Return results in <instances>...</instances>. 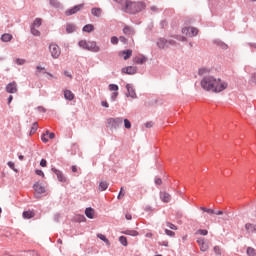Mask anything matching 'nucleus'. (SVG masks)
I'll return each instance as SVG.
<instances>
[{
  "instance_id": "13",
  "label": "nucleus",
  "mask_w": 256,
  "mask_h": 256,
  "mask_svg": "<svg viewBox=\"0 0 256 256\" xmlns=\"http://www.w3.org/2000/svg\"><path fill=\"white\" fill-rule=\"evenodd\" d=\"M121 57H123L124 61L129 60V58L132 56V50H124L119 53Z\"/></svg>"
},
{
  "instance_id": "42",
  "label": "nucleus",
  "mask_w": 256,
  "mask_h": 256,
  "mask_svg": "<svg viewBox=\"0 0 256 256\" xmlns=\"http://www.w3.org/2000/svg\"><path fill=\"white\" fill-rule=\"evenodd\" d=\"M125 129H131V122L128 119H124Z\"/></svg>"
},
{
  "instance_id": "43",
  "label": "nucleus",
  "mask_w": 256,
  "mask_h": 256,
  "mask_svg": "<svg viewBox=\"0 0 256 256\" xmlns=\"http://www.w3.org/2000/svg\"><path fill=\"white\" fill-rule=\"evenodd\" d=\"M167 227L174 231L178 230L177 226H175L174 224H172L170 222L167 223Z\"/></svg>"
},
{
  "instance_id": "53",
  "label": "nucleus",
  "mask_w": 256,
  "mask_h": 256,
  "mask_svg": "<svg viewBox=\"0 0 256 256\" xmlns=\"http://www.w3.org/2000/svg\"><path fill=\"white\" fill-rule=\"evenodd\" d=\"M246 229L247 231H252L253 230V225L252 224H246Z\"/></svg>"
},
{
  "instance_id": "59",
  "label": "nucleus",
  "mask_w": 256,
  "mask_h": 256,
  "mask_svg": "<svg viewBox=\"0 0 256 256\" xmlns=\"http://www.w3.org/2000/svg\"><path fill=\"white\" fill-rule=\"evenodd\" d=\"M155 184L156 185H162V180L161 179H156Z\"/></svg>"
},
{
  "instance_id": "19",
  "label": "nucleus",
  "mask_w": 256,
  "mask_h": 256,
  "mask_svg": "<svg viewBox=\"0 0 256 256\" xmlns=\"http://www.w3.org/2000/svg\"><path fill=\"white\" fill-rule=\"evenodd\" d=\"M85 214L89 219H94L95 211L93 208H87Z\"/></svg>"
},
{
  "instance_id": "57",
  "label": "nucleus",
  "mask_w": 256,
  "mask_h": 256,
  "mask_svg": "<svg viewBox=\"0 0 256 256\" xmlns=\"http://www.w3.org/2000/svg\"><path fill=\"white\" fill-rule=\"evenodd\" d=\"M125 219L126 220H128V221H130L131 219H132V216H131V214H125Z\"/></svg>"
},
{
  "instance_id": "63",
  "label": "nucleus",
  "mask_w": 256,
  "mask_h": 256,
  "mask_svg": "<svg viewBox=\"0 0 256 256\" xmlns=\"http://www.w3.org/2000/svg\"><path fill=\"white\" fill-rule=\"evenodd\" d=\"M151 11H152V12H157V11H158V8H157L156 6H152V7H151Z\"/></svg>"
},
{
  "instance_id": "26",
  "label": "nucleus",
  "mask_w": 256,
  "mask_h": 256,
  "mask_svg": "<svg viewBox=\"0 0 256 256\" xmlns=\"http://www.w3.org/2000/svg\"><path fill=\"white\" fill-rule=\"evenodd\" d=\"M200 210H202L204 213H207L208 215H215V211L212 208L200 207Z\"/></svg>"
},
{
  "instance_id": "27",
  "label": "nucleus",
  "mask_w": 256,
  "mask_h": 256,
  "mask_svg": "<svg viewBox=\"0 0 256 256\" xmlns=\"http://www.w3.org/2000/svg\"><path fill=\"white\" fill-rule=\"evenodd\" d=\"M78 45L83 50H87L88 49V42L86 40L79 41Z\"/></svg>"
},
{
  "instance_id": "60",
  "label": "nucleus",
  "mask_w": 256,
  "mask_h": 256,
  "mask_svg": "<svg viewBox=\"0 0 256 256\" xmlns=\"http://www.w3.org/2000/svg\"><path fill=\"white\" fill-rule=\"evenodd\" d=\"M214 215H224V212L222 210L216 211Z\"/></svg>"
},
{
  "instance_id": "46",
  "label": "nucleus",
  "mask_w": 256,
  "mask_h": 256,
  "mask_svg": "<svg viewBox=\"0 0 256 256\" xmlns=\"http://www.w3.org/2000/svg\"><path fill=\"white\" fill-rule=\"evenodd\" d=\"M64 75H65V77L69 78L70 80H72V79H73V75H72V73H71V72L64 71Z\"/></svg>"
},
{
  "instance_id": "40",
  "label": "nucleus",
  "mask_w": 256,
  "mask_h": 256,
  "mask_svg": "<svg viewBox=\"0 0 256 256\" xmlns=\"http://www.w3.org/2000/svg\"><path fill=\"white\" fill-rule=\"evenodd\" d=\"M109 89H110V91H115V92H117L118 89H119V87H118V85H116V84H109Z\"/></svg>"
},
{
  "instance_id": "51",
  "label": "nucleus",
  "mask_w": 256,
  "mask_h": 256,
  "mask_svg": "<svg viewBox=\"0 0 256 256\" xmlns=\"http://www.w3.org/2000/svg\"><path fill=\"white\" fill-rule=\"evenodd\" d=\"M118 97V92H114L112 95H111V99L112 101H115Z\"/></svg>"
},
{
  "instance_id": "7",
  "label": "nucleus",
  "mask_w": 256,
  "mask_h": 256,
  "mask_svg": "<svg viewBox=\"0 0 256 256\" xmlns=\"http://www.w3.org/2000/svg\"><path fill=\"white\" fill-rule=\"evenodd\" d=\"M197 243L199 245L200 251L203 253L207 252L210 248L209 244L205 242L204 238H198Z\"/></svg>"
},
{
  "instance_id": "31",
  "label": "nucleus",
  "mask_w": 256,
  "mask_h": 256,
  "mask_svg": "<svg viewBox=\"0 0 256 256\" xmlns=\"http://www.w3.org/2000/svg\"><path fill=\"white\" fill-rule=\"evenodd\" d=\"M199 33L198 29L195 27H190V37L197 36Z\"/></svg>"
},
{
  "instance_id": "56",
  "label": "nucleus",
  "mask_w": 256,
  "mask_h": 256,
  "mask_svg": "<svg viewBox=\"0 0 256 256\" xmlns=\"http://www.w3.org/2000/svg\"><path fill=\"white\" fill-rule=\"evenodd\" d=\"M36 70H37L38 72L45 71V67L37 66Z\"/></svg>"
},
{
  "instance_id": "44",
  "label": "nucleus",
  "mask_w": 256,
  "mask_h": 256,
  "mask_svg": "<svg viewBox=\"0 0 256 256\" xmlns=\"http://www.w3.org/2000/svg\"><path fill=\"white\" fill-rule=\"evenodd\" d=\"M165 233H166V235H168L170 237H173L175 235V233L172 230H169V229H165Z\"/></svg>"
},
{
  "instance_id": "15",
  "label": "nucleus",
  "mask_w": 256,
  "mask_h": 256,
  "mask_svg": "<svg viewBox=\"0 0 256 256\" xmlns=\"http://www.w3.org/2000/svg\"><path fill=\"white\" fill-rule=\"evenodd\" d=\"M126 89L128 90V96L135 99L136 98V92L135 89L131 86V84H126Z\"/></svg>"
},
{
  "instance_id": "45",
  "label": "nucleus",
  "mask_w": 256,
  "mask_h": 256,
  "mask_svg": "<svg viewBox=\"0 0 256 256\" xmlns=\"http://www.w3.org/2000/svg\"><path fill=\"white\" fill-rule=\"evenodd\" d=\"M214 252H215L217 255H221V248H220V246H214Z\"/></svg>"
},
{
  "instance_id": "2",
  "label": "nucleus",
  "mask_w": 256,
  "mask_h": 256,
  "mask_svg": "<svg viewBox=\"0 0 256 256\" xmlns=\"http://www.w3.org/2000/svg\"><path fill=\"white\" fill-rule=\"evenodd\" d=\"M146 9V3L143 1H129L125 0V12L126 13H140Z\"/></svg>"
},
{
  "instance_id": "12",
  "label": "nucleus",
  "mask_w": 256,
  "mask_h": 256,
  "mask_svg": "<svg viewBox=\"0 0 256 256\" xmlns=\"http://www.w3.org/2000/svg\"><path fill=\"white\" fill-rule=\"evenodd\" d=\"M160 198L163 203H169L171 200V195L168 192L164 191L160 193Z\"/></svg>"
},
{
  "instance_id": "48",
  "label": "nucleus",
  "mask_w": 256,
  "mask_h": 256,
  "mask_svg": "<svg viewBox=\"0 0 256 256\" xmlns=\"http://www.w3.org/2000/svg\"><path fill=\"white\" fill-rule=\"evenodd\" d=\"M36 175L41 176L42 178H45V174L42 170H35Z\"/></svg>"
},
{
  "instance_id": "64",
  "label": "nucleus",
  "mask_w": 256,
  "mask_h": 256,
  "mask_svg": "<svg viewBox=\"0 0 256 256\" xmlns=\"http://www.w3.org/2000/svg\"><path fill=\"white\" fill-rule=\"evenodd\" d=\"M71 170H72L73 173H76L77 172V167L76 166H72Z\"/></svg>"
},
{
  "instance_id": "30",
  "label": "nucleus",
  "mask_w": 256,
  "mask_h": 256,
  "mask_svg": "<svg viewBox=\"0 0 256 256\" xmlns=\"http://www.w3.org/2000/svg\"><path fill=\"white\" fill-rule=\"evenodd\" d=\"M247 255L248 256H256V250L253 247L247 248Z\"/></svg>"
},
{
  "instance_id": "29",
  "label": "nucleus",
  "mask_w": 256,
  "mask_h": 256,
  "mask_svg": "<svg viewBox=\"0 0 256 256\" xmlns=\"http://www.w3.org/2000/svg\"><path fill=\"white\" fill-rule=\"evenodd\" d=\"M75 30H76V27H75L74 25H72V24H68V25L66 26V32H67V33H74Z\"/></svg>"
},
{
  "instance_id": "38",
  "label": "nucleus",
  "mask_w": 256,
  "mask_h": 256,
  "mask_svg": "<svg viewBox=\"0 0 256 256\" xmlns=\"http://www.w3.org/2000/svg\"><path fill=\"white\" fill-rule=\"evenodd\" d=\"M190 31H191V27H184L182 29V33L188 37H190Z\"/></svg>"
},
{
  "instance_id": "6",
  "label": "nucleus",
  "mask_w": 256,
  "mask_h": 256,
  "mask_svg": "<svg viewBox=\"0 0 256 256\" xmlns=\"http://www.w3.org/2000/svg\"><path fill=\"white\" fill-rule=\"evenodd\" d=\"M109 125H111L114 129L119 128L123 124V118H110L108 119Z\"/></svg>"
},
{
  "instance_id": "50",
  "label": "nucleus",
  "mask_w": 256,
  "mask_h": 256,
  "mask_svg": "<svg viewBox=\"0 0 256 256\" xmlns=\"http://www.w3.org/2000/svg\"><path fill=\"white\" fill-rule=\"evenodd\" d=\"M50 4L54 7H58L59 3L57 2V0H50Z\"/></svg>"
},
{
  "instance_id": "16",
  "label": "nucleus",
  "mask_w": 256,
  "mask_h": 256,
  "mask_svg": "<svg viewBox=\"0 0 256 256\" xmlns=\"http://www.w3.org/2000/svg\"><path fill=\"white\" fill-rule=\"evenodd\" d=\"M135 64H143L146 63L147 61V57L146 56H136L133 59Z\"/></svg>"
},
{
  "instance_id": "22",
  "label": "nucleus",
  "mask_w": 256,
  "mask_h": 256,
  "mask_svg": "<svg viewBox=\"0 0 256 256\" xmlns=\"http://www.w3.org/2000/svg\"><path fill=\"white\" fill-rule=\"evenodd\" d=\"M12 38H13L12 35L6 33V34L2 35L1 40L4 43H9L12 40Z\"/></svg>"
},
{
  "instance_id": "1",
  "label": "nucleus",
  "mask_w": 256,
  "mask_h": 256,
  "mask_svg": "<svg viewBox=\"0 0 256 256\" xmlns=\"http://www.w3.org/2000/svg\"><path fill=\"white\" fill-rule=\"evenodd\" d=\"M200 87L206 91L220 93L227 89L228 84L220 78H215L214 76H205L202 81H200Z\"/></svg>"
},
{
  "instance_id": "36",
  "label": "nucleus",
  "mask_w": 256,
  "mask_h": 256,
  "mask_svg": "<svg viewBox=\"0 0 256 256\" xmlns=\"http://www.w3.org/2000/svg\"><path fill=\"white\" fill-rule=\"evenodd\" d=\"M37 129H39V125L37 124V122H34L32 129L30 130V135L35 134V132L37 131Z\"/></svg>"
},
{
  "instance_id": "11",
  "label": "nucleus",
  "mask_w": 256,
  "mask_h": 256,
  "mask_svg": "<svg viewBox=\"0 0 256 256\" xmlns=\"http://www.w3.org/2000/svg\"><path fill=\"white\" fill-rule=\"evenodd\" d=\"M122 73L128 74V75H134L137 73V68L134 66H128L122 68Z\"/></svg>"
},
{
  "instance_id": "18",
  "label": "nucleus",
  "mask_w": 256,
  "mask_h": 256,
  "mask_svg": "<svg viewBox=\"0 0 256 256\" xmlns=\"http://www.w3.org/2000/svg\"><path fill=\"white\" fill-rule=\"evenodd\" d=\"M82 31L84 33H92L94 31V25L88 24L86 26H83Z\"/></svg>"
},
{
  "instance_id": "41",
  "label": "nucleus",
  "mask_w": 256,
  "mask_h": 256,
  "mask_svg": "<svg viewBox=\"0 0 256 256\" xmlns=\"http://www.w3.org/2000/svg\"><path fill=\"white\" fill-rule=\"evenodd\" d=\"M16 64L19 65V66H22L25 64L26 60L25 59H21V58H17L15 60Z\"/></svg>"
},
{
  "instance_id": "25",
  "label": "nucleus",
  "mask_w": 256,
  "mask_h": 256,
  "mask_svg": "<svg viewBox=\"0 0 256 256\" xmlns=\"http://www.w3.org/2000/svg\"><path fill=\"white\" fill-rule=\"evenodd\" d=\"M108 186L109 185H108V183L106 181H101L100 184H99V190L101 192L106 191Z\"/></svg>"
},
{
  "instance_id": "39",
  "label": "nucleus",
  "mask_w": 256,
  "mask_h": 256,
  "mask_svg": "<svg viewBox=\"0 0 256 256\" xmlns=\"http://www.w3.org/2000/svg\"><path fill=\"white\" fill-rule=\"evenodd\" d=\"M8 167L17 173V169H15V163L13 161H8Z\"/></svg>"
},
{
  "instance_id": "5",
  "label": "nucleus",
  "mask_w": 256,
  "mask_h": 256,
  "mask_svg": "<svg viewBox=\"0 0 256 256\" xmlns=\"http://www.w3.org/2000/svg\"><path fill=\"white\" fill-rule=\"evenodd\" d=\"M35 191V198L40 199L42 194L46 193V189L44 186L40 184V182H36L33 186Z\"/></svg>"
},
{
  "instance_id": "37",
  "label": "nucleus",
  "mask_w": 256,
  "mask_h": 256,
  "mask_svg": "<svg viewBox=\"0 0 256 256\" xmlns=\"http://www.w3.org/2000/svg\"><path fill=\"white\" fill-rule=\"evenodd\" d=\"M119 242H120L123 246H128L127 238L124 237V236H121V237L119 238Z\"/></svg>"
},
{
  "instance_id": "33",
  "label": "nucleus",
  "mask_w": 256,
  "mask_h": 256,
  "mask_svg": "<svg viewBox=\"0 0 256 256\" xmlns=\"http://www.w3.org/2000/svg\"><path fill=\"white\" fill-rule=\"evenodd\" d=\"M42 25V19L41 18H36L34 20L33 26L32 27H40Z\"/></svg>"
},
{
  "instance_id": "10",
  "label": "nucleus",
  "mask_w": 256,
  "mask_h": 256,
  "mask_svg": "<svg viewBox=\"0 0 256 256\" xmlns=\"http://www.w3.org/2000/svg\"><path fill=\"white\" fill-rule=\"evenodd\" d=\"M87 51L99 52L100 51V47L97 45V43L95 41H89L88 42Z\"/></svg>"
},
{
  "instance_id": "21",
  "label": "nucleus",
  "mask_w": 256,
  "mask_h": 256,
  "mask_svg": "<svg viewBox=\"0 0 256 256\" xmlns=\"http://www.w3.org/2000/svg\"><path fill=\"white\" fill-rule=\"evenodd\" d=\"M123 33L128 36H132L135 32L132 30L130 26H124Z\"/></svg>"
},
{
  "instance_id": "14",
  "label": "nucleus",
  "mask_w": 256,
  "mask_h": 256,
  "mask_svg": "<svg viewBox=\"0 0 256 256\" xmlns=\"http://www.w3.org/2000/svg\"><path fill=\"white\" fill-rule=\"evenodd\" d=\"M51 171L57 175V178L60 182H65L66 179L63 175V173L60 170H57L55 168H52Z\"/></svg>"
},
{
  "instance_id": "35",
  "label": "nucleus",
  "mask_w": 256,
  "mask_h": 256,
  "mask_svg": "<svg viewBox=\"0 0 256 256\" xmlns=\"http://www.w3.org/2000/svg\"><path fill=\"white\" fill-rule=\"evenodd\" d=\"M208 230H206V229H198L197 231H196V234L197 235H202V236H206V235H208Z\"/></svg>"
},
{
  "instance_id": "3",
  "label": "nucleus",
  "mask_w": 256,
  "mask_h": 256,
  "mask_svg": "<svg viewBox=\"0 0 256 256\" xmlns=\"http://www.w3.org/2000/svg\"><path fill=\"white\" fill-rule=\"evenodd\" d=\"M175 44L176 42L174 40H166L165 38H160L156 42L158 49L161 50L174 46Z\"/></svg>"
},
{
  "instance_id": "62",
  "label": "nucleus",
  "mask_w": 256,
  "mask_h": 256,
  "mask_svg": "<svg viewBox=\"0 0 256 256\" xmlns=\"http://www.w3.org/2000/svg\"><path fill=\"white\" fill-rule=\"evenodd\" d=\"M49 138L54 139L55 138V133L54 132L49 133Z\"/></svg>"
},
{
  "instance_id": "24",
  "label": "nucleus",
  "mask_w": 256,
  "mask_h": 256,
  "mask_svg": "<svg viewBox=\"0 0 256 256\" xmlns=\"http://www.w3.org/2000/svg\"><path fill=\"white\" fill-rule=\"evenodd\" d=\"M123 234L135 237L139 235V232L136 230H125Z\"/></svg>"
},
{
  "instance_id": "28",
  "label": "nucleus",
  "mask_w": 256,
  "mask_h": 256,
  "mask_svg": "<svg viewBox=\"0 0 256 256\" xmlns=\"http://www.w3.org/2000/svg\"><path fill=\"white\" fill-rule=\"evenodd\" d=\"M97 237H98L101 241H103L104 243H106L108 246H110V242H109L108 238H106L105 235H103V234H98Z\"/></svg>"
},
{
  "instance_id": "55",
  "label": "nucleus",
  "mask_w": 256,
  "mask_h": 256,
  "mask_svg": "<svg viewBox=\"0 0 256 256\" xmlns=\"http://www.w3.org/2000/svg\"><path fill=\"white\" fill-rule=\"evenodd\" d=\"M41 141L44 142V143H47V142H49V139H47V138L45 137V135H42V136H41Z\"/></svg>"
},
{
  "instance_id": "47",
  "label": "nucleus",
  "mask_w": 256,
  "mask_h": 256,
  "mask_svg": "<svg viewBox=\"0 0 256 256\" xmlns=\"http://www.w3.org/2000/svg\"><path fill=\"white\" fill-rule=\"evenodd\" d=\"M111 43L114 44V45L118 44V37L117 36H112L111 37Z\"/></svg>"
},
{
  "instance_id": "34",
  "label": "nucleus",
  "mask_w": 256,
  "mask_h": 256,
  "mask_svg": "<svg viewBox=\"0 0 256 256\" xmlns=\"http://www.w3.org/2000/svg\"><path fill=\"white\" fill-rule=\"evenodd\" d=\"M208 73H210V69H208V68H200L198 71L199 75H206Z\"/></svg>"
},
{
  "instance_id": "23",
  "label": "nucleus",
  "mask_w": 256,
  "mask_h": 256,
  "mask_svg": "<svg viewBox=\"0 0 256 256\" xmlns=\"http://www.w3.org/2000/svg\"><path fill=\"white\" fill-rule=\"evenodd\" d=\"M35 216V213L33 211H24L23 212V217L25 219H31Z\"/></svg>"
},
{
  "instance_id": "32",
  "label": "nucleus",
  "mask_w": 256,
  "mask_h": 256,
  "mask_svg": "<svg viewBox=\"0 0 256 256\" xmlns=\"http://www.w3.org/2000/svg\"><path fill=\"white\" fill-rule=\"evenodd\" d=\"M30 32L36 36L39 37L41 35V32L39 30H37L34 26H32V28L30 29Z\"/></svg>"
},
{
  "instance_id": "8",
  "label": "nucleus",
  "mask_w": 256,
  "mask_h": 256,
  "mask_svg": "<svg viewBox=\"0 0 256 256\" xmlns=\"http://www.w3.org/2000/svg\"><path fill=\"white\" fill-rule=\"evenodd\" d=\"M18 91L16 82H10L6 85V92L9 94H16Z\"/></svg>"
},
{
  "instance_id": "17",
  "label": "nucleus",
  "mask_w": 256,
  "mask_h": 256,
  "mask_svg": "<svg viewBox=\"0 0 256 256\" xmlns=\"http://www.w3.org/2000/svg\"><path fill=\"white\" fill-rule=\"evenodd\" d=\"M64 97H65V99L72 101L75 99V94H73V92L71 90H65Z\"/></svg>"
},
{
  "instance_id": "54",
  "label": "nucleus",
  "mask_w": 256,
  "mask_h": 256,
  "mask_svg": "<svg viewBox=\"0 0 256 256\" xmlns=\"http://www.w3.org/2000/svg\"><path fill=\"white\" fill-rule=\"evenodd\" d=\"M123 192H124V187H122V188L120 189V193H119V195H118V199H120L121 195H122V196H125V193H123Z\"/></svg>"
},
{
  "instance_id": "52",
  "label": "nucleus",
  "mask_w": 256,
  "mask_h": 256,
  "mask_svg": "<svg viewBox=\"0 0 256 256\" xmlns=\"http://www.w3.org/2000/svg\"><path fill=\"white\" fill-rule=\"evenodd\" d=\"M40 166H42V167H46L47 166V162H46L45 159L40 160Z\"/></svg>"
},
{
  "instance_id": "4",
  "label": "nucleus",
  "mask_w": 256,
  "mask_h": 256,
  "mask_svg": "<svg viewBox=\"0 0 256 256\" xmlns=\"http://www.w3.org/2000/svg\"><path fill=\"white\" fill-rule=\"evenodd\" d=\"M49 52L51 54V57L55 60L61 56V48L56 44H50L49 45Z\"/></svg>"
},
{
  "instance_id": "61",
  "label": "nucleus",
  "mask_w": 256,
  "mask_h": 256,
  "mask_svg": "<svg viewBox=\"0 0 256 256\" xmlns=\"http://www.w3.org/2000/svg\"><path fill=\"white\" fill-rule=\"evenodd\" d=\"M12 100H13V95H9V97H8V105L11 104Z\"/></svg>"
},
{
  "instance_id": "49",
  "label": "nucleus",
  "mask_w": 256,
  "mask_h": 256,
  "mask_svg": "<svg viewBox=\"0 0 256 256\" xmlns=\"http://www.w3.org/2000/svg\"><path fill=\"white\" fill-rule=\"evenodd\" d=\"M153 127V122H146L145 123V128L146 129H151Z\"/></svg>"
},
{
  "instance_id": "20",
  "label": "nucleus",
  "mask_w": 256,
  "mask_h": 256,
  "mask_svg": "<svg viewBox=\"0 0 256 256\" xmlns=\"http://www.w3.org/2000/svg\"><path fill=\"white\" fill-rule=\"evenodd\" d=\"M91 13L93 16L100 17L101 13H103V10L101 8H92Z\"/></svg>"
},
{
  "instance_id": "9",
  "label": "nucleus",
  "mask_w": 256,
  "mask_h": 256,
  "mask_svg": "<svg viewBox=\"0 0 256 256\" xmlns=\"http://www.w3.org/2000/svg\"><path fill=\"white\" fill-rule=\"evenodd\" d=\"M83 8H84V4H80V5L74 6L73 8H70V9L66 10V15L67 16H71V15H73L75 13H78Z\"/></svg>"
},
{
  "instance_id": "58",
  "label": "nucleus",
  "mask_w": 256,
  "mask_h": 256,
  "mask_svg": "<svg viewBox=\"0 0 256 256\" xmlns=\"http://www.w3.org/2000/svg\"><path fill=\"white\" fill-rule=\"evenodd\" d=\"M101 105L104 107V108H109V104L106 102V101H103L101 103Z\"/></svg>"
}]
</instances>
